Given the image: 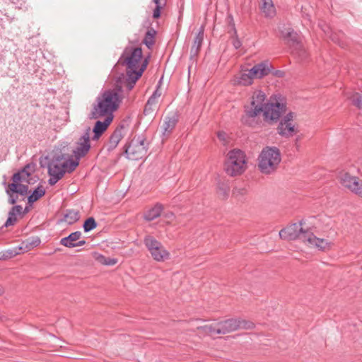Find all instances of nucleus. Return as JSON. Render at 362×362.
<instances>
[{
    "mask_svg": "<svg viewBox=\"0 0 362 362\" xmlns=\"http://www.w3.org/2000/svg\"><path fill=\"white\" fill-rule=\"evenodd\" d=\"M120 89L105 90L96 100L93 106L89 118L97 119L104 117L103 121H97L93 129L92 139L97 141L106 131L113 119V112L115 111L121 100Z\"/></svg>",
    "mask_w": 362,
    "mask_h": 362,
    "instance_id": "f257e3e1",
    "label": "nucleus"
},
{
    "mask_svg": "<svg viewBox=\"0 0 362 362\" xmlns=\"http://www.w3.org/2000/svg\"><path fill=\"white\" fill-rule=\"evenodd\" d=\"M305 222L300 221L298 223H293L281 230L279 235L281 239L296 240L300 239L311 247H315L321 251L329 250L332 248L333 243L329 238L317 237L315 228L310 226L304 228Z\"/></svg>",
    "mask_w": 362,
    "mask_h": 362,
    "instance_id": "f03ea898",
    "label": "nucleus"
},
{
    "mask_svg": "<svg viewBox=\"0 0 362 362\" xmlns=\"http://www.w3.org/2000/svg\"><path fill=\"white\" fill-rule=\"evenodd\" d=\"M142 50L140 47H127L118 63L126 66L127 87L131 90L136 81L141 76L147 66V59L141 62Z\"/></svg>",
    "mask_w": 362,
    "mask_h": 362,
    "instance_id": "7ed1b4c3",
    "label": "nucleus"
},
{
    "mask_svg": "<svg viewBox=\"0 0 362 362\" xmlns=\"http://www.w3.org/2000/svg\"><path fill=\"white\" fill-rule=\"evenodd\" d=\"M266 94L261 90H255L250 98V104L244 107L243 122L253 127L257 123L255 119L260 115L267 103Z\"/></svg>",
    "mask_w": 362,
    "mask_h": 362,
    "instance_id": "20e7f679",
    "label": "nucleus"
},
{
    "mask_svg": "<svg viewBox=\"0 0 362 362\" xmlns=\"http://www.w3.org/2000/svg\"><path fill=\"white\" fill-rule=\"evenodd\" d=\"M78 165L77 160L72 158L64 159V156L53 158L48 164V183L52 186L61 180L66 173H72Z\"/></svg>",
    "mask_w": 362,
    "mask_h": 362,
    "instance_id": "39448f33",
    "label": "nucleus"
},
{
    "mask_svg": "<svg viewBox=\"0 0 362 362\" xmlns=\"http://www.w3.org/2000/svg\"><path fill=\"white\" fill-rule=\"evenodd\" d=\"M281 160V153L277 147L266 146L259 155L258 168L262 173L270 175L276 170Z\"/></svg>",
    "mask_w": 362,
    "mask_h": 362,
    "instance_id": "423d86ee",
    "label": "nucleus"
},
{
    "mask_svg": "<svg viewBox=\"0 0 362 362\" xmlns=\"http://www.w3.org/2000/svg\"><path fill=\"white\" fill-rule=\"evenodd\" d=\"M272 64L266 60L255 64L252 68L241 72L236 78L235 83L241 86H250L254 78H262L267 76L272 71Z\"/></svg>",
    "mask_w": 362,
    "mask_h": 362,
    "instance_id": "0eeeda50",
    "label": "nucleus"
},
{
    "mask_svg": "<svg viewBox=\"0 0 362 362\" xmlns=\"http://www.w3.org/2000/svg\"><path fill=\"white\" fill-rule=\"evenodd\" d=\"M246 168L247 161L245 153L239 149L229 151L225 163L226 173L231 177H235L243 173Z\"/></svg>",
    "mask_w": 362,
    "mask_h": 362,
    "instance_id": "6e6552de",
    "label": "nucleus"
},
{
    "mask_svg": "<svg viewBox=\"0 0 362 362\" xmlns=\"http://www.w3.org/2000/svg\"><path fill=\"white\" fill-rule=\"evenodd\" d=\"M286 110L285 98L281 94H277L269 98L262 113L266 122H277Z\"/></svg>",
    "mask_w": 362,
    "mask_h": 362,
    "instance_id": "1a4fd4ad",
    "label": "nucleus"
},
{
    "mask_svg": "<svg viewBox=\"0 0 362 362\" xmlns=\"http://www.w3.org/2000/svg\"><path fill=\"white\" fill-rule=\"evenodd\" d=\"M218 334H226L240 329H250L254 327V324L250 321L242 319H228L219 322Z\"/></svg>",
    "mask_w": 362,
    "mask_h": 362,
    "instance_id": "9d476101",
    "label": "nucleus"
},
{
    "mask_svg": "<svg viewBox=\"0 0 362 362\" xmlns=\"http://www.w3.org/2000/svg\"><path fill=\"white\" fill-rule=\"evenodd\" d=\"M125 153L131 160H136L144 158L146 153L144 139L140 136L134 137L126 146Z\"/></svg>",
    "mask_w": 362,
    "mask_h": 362,
    "instance_id": "9b49d317",
    "label": "nucleus"
},
{
    "mask_svg": "<svg viewBox=\"0 0 362 362\" xmlns=\"http://www.w3.org/2000/svg\"><path fill=\"white\" fill-rule=\"evenodd\" d=\"M282 37L288 40L293 46V53L298 56L301 60L308 57V53L303 45L298 41V35L292 28L286 30H281Z\"/></svg>",
    "mask_w": 362,
    "mask_h": 362,
    "instance_id": "f8f14e48",
    "label": "nucleus"
},
{
    "mask_svg": "<svg viewBox=\"0 0 362 362\" xmlns=\"http://www.w3.org/2000/svg\"><path fill=\"white\" fill-rule=\"evenodd\" d=\"M341 184L354 194L362 198V180L356 176H351L346 172H341L339 175Z\"/></svg>",
    "mask_w": 362,
    "mask_h": 362,
    "instance_id": "ddd939ff",
    "label": "nucleus"
},
{
    "mask_svg": "<svg viewBox=\"0 0 362 362\" xmlns=\"http://www.w3.org/2000/svg\"><path fill=\"white\" fill-rule=\"evenodd\" d=\"M341 184L354 194L362 198V180L356 176H351L346 172H341L339 175Z\"/></svg>",
    "mask_w": 362,
    "mask_h": 362,
    "instance_id": "4468645a",
    "label": "nucleus"
},
{
    "mask_svg": "<svg viewBox=\"0 0 362 362\" xmlns=\"http://www.w3.org/2000/svg\"><path fill=\"white\" fill-rule=\"evenodd\" d=\"M295 114L292 112L287 113L280 121L277 131L283 137L289 138L295 135L298 130L293 124Z\"/></svg>",
    "mask_w": 362,
    "mask_h": 362,
    "instance_id": "2eb2a0df",
    "label": "nucleus"
},
{
    "mask_svg": "<svg viewBox=\"0 0 362 362\" xmlns=\"http://www.w3.org/2000/svg\"><path fill=\"white\" fill-rule=\"evenodd\" d=\"M90 129L89 127L86 129L84 133L78 139V141L76 143V146L73 151V153L75 157L74 160H77L78 163L79 160L85 156L90 151Z\"/></svg>",
    "mask_w": 362,
    "mask_h": 362,
    "instance_id": "dca6fc26",
    "label": "nucleus"
},
{
    "mask_svg": "<svg viewBox=\"0 0 362 362\" xmlns=\"http://www.w3.org/2000/svg\"><path fill=\"white\" fill-rule=\"evenodd\" d=\"M81 236L82 233L81 231H75L68 236L62 238L60 240V244L69 248L84 245L86 241L84 240H80Z\"/></svg>",
    "mask_w": 362,
    "mask_h": 362,
    "instance_id": "f3484780",
    "label": "nucleus"
},
{
    "mask_svg": "<svg viewBox=\"0 0 362 362\" xmlns=\"http://www.w3.org/2000/svg\"><path fill=\"white\" fill-rule=\"evenodd\" d=\"M124 127L119 125L117 127L110 137L109 142L107 144L108 151L114 150L124 136Z\"/></svg>",
    "mask_w": 362,
    "mask_h": 362,
    "instance_id": "a211bd4d",
    "label": "nucleus"
},
{
    "mask_svg": "<svg viewBox=\"0 0 362 362\" xmlns=\"http://www.w3.org/2000/svg\"><path fill=\"white\" fill-rule=\"evenodd\" d=\"M158 84L156 86V89L153 95L148 100L144 110L146 116L151 115L158 108Z\"/></svg>",
    "mask_w": 362,
    "mask_h": 362,
    "instance_id": "6ab92c4d",
    "label": "nucleus"
},
{
    "mask_svg": "<svg viewBox=\"0 0 362 362\" xmlns=\"http://www.w3.org/2000/svg\"><path fill=\"white\" fill-rule=\"evenodd\" d=\"M260 10L264 16L268 18H272L276 15V8L272 0H261Z\"/></svg>",
    "mask_w": 362,
    "mask_h": 362,
    "instance_id": "aec40b11",
    "label": "nucleus"
},
{
    "mask_svg": "<svg viewBox=\"0 0 362 362\" xmlns=\"http://www.w3.org/2000/svg\"><path fill=\"white\" fill-rule=\"evenodd\" d=\"M204 40V28H201L196 35L190 50L191 57H197Z\"/></svg>",
    "mask_w": 362,
    "mask_h": 362,
    "instance_id": "412c9836",
    "label": "nucleus"
},
{
    "mask_svg": "<svg viewBox=\"0 0 362 362\" xmlns=\"http://www.w3.org/2000/svg\"><path fill=\"white\" fill-rule=\"evenodd\" d=\"M144 243L154 259L158 260V242L148 235L145 238Z\"/></svg>",
    "mask_w": 362,
    "mask_h": 362,
    "instance_id": "4be33fe9",
    "label": "nucleus"
},
{
    "mask_svg": "<svg viewBox=\"0 0 362 362\" xmlns=\"http://www.w3.org/2000/svg\"><path fill=\"white\" fill-rule=\"evenodd\" d=\"M177 122V119L175 115L165 119L162 133L163 138H167L170 134L173 129L175 128Z\"/></svg>",
    "mask_w": 362,
    "mask_h": 362,
    "instance_id": "5701e85b",
    "label": "nucleus"
},
{
    "mask_svg": "<svg viewBox=\"0 0 362 362\" xmlns=\"http://www.w3.org/2000/svg\"><path fill=\"white\" fill-rule=\"evenodd\" d=\"M22 206L20 205L14 206L8 213V217L4 224L6 227L13 225L17 221V215L21 214Z\"/></svg>",
    "mask_w": 362,
    "mask_h": 362,
    "instance_id": "b1692460",
    "label": "nucleus"
},
{
    "mask_svg": "<svg viewBox=\"0 0 362 362\" xmlns=\"http://www.w3.org/2000/svg\"><path fill=\"white\" fill-rule=\"evenodd\" d=\"M41 243L40 238L32 237L23 241L20 249L24 250L25 251H29L36 247H37Z\"/></svg>",
    "mask_w": 362,
    "mask_h": 362,
    "instance_id": "393cba45",
    "label": "nucleus"
},
{
    "mask_svg": "<svg viewBox=\"0 0 362 362\" xmlns=\"http://www.w3.org/2000/svg\"><path fill=\"white\" fill-rule=\"evenodd\" d=\"M28 190V187L22 184H16L11 183L8 185V188L6 190V192H13L16 194H19L21 195H25L27 194Z\"/></svg>",
    "mask_w": 362,
    "mask_h": 362,
    "instance_id": "a878e982",
    "label": "nucleus"
},
{
    "mask_svg": "<svg viewBox=\"0 0 362 362\" xmlns=\"http://www.w3.org/2000/svg\"><path fill=\"white\" fill-rule=\"evenodd\" d=\"M79 214L77 211L69 209L67 210L64 216V220L68 224L71 225L76 223L79 219Z\"/></svg>",
    "mask_w": 362,
    "mask_h": 362,
    "instance_id": "bb28decb",
    "label": "nucleus"
},
{
    "mask_svg": "<svg viewBox=\"0 0 362 362\" xmlns=\"http://www.w3.org/2000/svg\"><path fill=\"white\" fill-rule=\"evenodd\" d=\"M45 194V189L42 185H39L28 197V202L32 204L37 200H38L40 197L44 196Z\"/></svg>",
    "mask_w": 362,
    "mask_h": 362,
    "instance_id": "cd10ccee",
    "label": "nucleus"
},
{
    "mask_svg": "<svg viewBox=\"0 0 362 362\" xmlns=\"http://www.w3.org/2000/svg\"><path fill=\"white\" fill-rule=\"evenodd\" d=\"M156 34V31L153 29H148L146 33L143 42L146 45L148 48H151L154 44V38Z\"/></svg>",
    "mask_w": 362,
    "mask_h": 362,
    "instance_id": "c85d7f7f",
    "label": "nucleus"
},
{
    "mask_svg": "<svg viewBox=\"0 0 362 362\" xmlns=\"http://www.w3.org/2000/svg\"><path fill=\"white\" fill-rule=\"evenodd\" d=\"M351 103L357 107L358 109H362V94L358 93H353L350 95L347 96Z\"/></svg>",
    "mask_w": 362,
    "mask_h": 362,
    "instance_id": "c756f323",
    "label": "nucleus"
},
{
    "mask_svg": "<svg viewBox=\"0 0 362 362\" xmlns=\"http://www.w3.org/2000/svg\"><path fill=\"white\" fill-rule=\"evenodd\" d=\"M219 328V324L218 322L214 324V325H206L203 327H199V329H202L206 334L209 335H215V334H219L218 332V330Z\"/></svg>",
    "mask_w": 362,
    "mask_h": 362,
    "instance_id": "7c9ffc66",
    "label": "nucleus"
},
{
    "mask_svg": "<svg viewBox=\"0 0 362 362\" xmlns=\"http://www.w3.org/2000/svg\"><path fill=\"white\" fill-rule=\"evenodd\" d=\"M158 216V205L156 204L153 208L148 209L144 214V218L152 221Z\"/></svg>",
    "mask_w": 362,
    "mask_h": 362,
    "instance_id": "2f4dec72",
    "label": "nucleus"
},
{
    "mask_svg": "<svg viewBox=\"0 0 362 362\" xmlns=\"http://www.w3.org/2000/svg\"><path fill=\"white\" fill-rule=\"evenodd\" d=\"M83 230L85 232H89L97 227V223L94 218L89 217L87 218L83 223Z\"/></svg>",
    "mask_w": 362,
    "mask_h": 362,
    "instance_id": "473e14b6",
    "label": "nucleus"
},
{
    "mask_svg": "<svg viewBox=\"0 0 362 362\" xmlns=\"http://www.w3.org/2000/svg\"><path fill=\"white\" fill-rule=\"evenodd\" d=\"M174 219V214L173 213L166 214L165 215L161 214V206L160 205V223H168Z\"/></svg>",
    "mask_w": 362,
    "mask_h": 362,
    "instance_id": "72a5a7b5",
    "label": "nucleus"
},
{
    "mask_svg": "<svg viewBox=\"0 0 362 362\" xmlns=\"http://www.w3.org/2000/svg\"><path fill=\"white\" fill-rule=\"evenodd\" d=\"M233 30H234V36L233 37L232 44L233 45V47H235V49H238L242 46V42L238 37L237 31L235 28H233Z\"/></svg>",
    "mask_w": 362,
    "mask_h": 362,
    "instance_id": "f704fd0d",
    "label": "nucleus"
},
{
    "mask_svg": "<svg viewBox=\"0 0 362 362\" xmlns=\"http://www.w3.org/2000/svg\"><path fill=\"white\" fill-rule=\"evenodd\" d=\"M170 257L169 252L165 250V249H163L160 246V261H164L165 259H168Z\"/></svg>",
    "mask_w": 362,
    "mask_h": 362,
    "instance_id": "c9c22d12",
    "label": "nucleus"
},
{
    "mask_svg": "<svg viewBox=\"0 0 362 362\" xmlns=\"http://www.w3.org/2000/svg\"><path fill=\"white\" fill-rule=\"evenodd\" d=\"M228 192L229 189L226 186L220 187L218 192L219 196H221L223 199H225L228 196Z\"/></svg>",
    "mask_w": 362,
    "mask_h": 362,
    "instance_id": "e433bc0d",
    "label": "nucleus"
},
{
    "mask_svg": "<svg viewBox=\"0 0 362 362\" xmlns=\"http://www.w3.org/2000/svg\"><path fill=\"white\" fill-rule=\"evenodd\" d=\"M318 26L322 29V30L325 34H329L330 33V28L329 25H327L325 23L319 22Z\"/></svg>",
    "mask_w": 362,
    "mask_h": 362,
    "instance_id": "4c0bfd02",
    "label": "nucleus"
},
{
    "mask_svg": "<svg viewBox=\"0 0 362 362\" xmlns=\"http://www.w3.org/2000/svg\"><path fill=\"white\" fill-rule=\"evenodd\" d=\"M14 193L13 192H7V194L8 195L9 198H8V202L11 204H14L16 201H17V199H18V196H14L13 195Z\"/></svg>",
    "mask_w": 362,
    "mask_h": 362,
    "instance_id": "58836bf2",
    "label": "nucleus"
},
{
    "mask_svg": "<svg viewBox=\"0 0 362 362\" xmlns=\"http://www.w3.org/2000/svg\"><path fill=\"white\" fill-rule=\"evenodd\" d=\"M21 178L22 177H21V175L20 173H14L12 177V180H13L12 183L18 184V182L21 181Z\"/></svg>",
    "mask_w": 362,
    "mask_h": 362,
    "instance_id": "ea45409f",
    "label": "nucleus"
},
{
    "mask_svg": "<svg viewBox=\"0 0 362 362\" xmlns=\"http://www.w3.org/2000/svg\"><path fill=\"white\" fill-rule=\"evenodd\" d=\"M153 2L156 4L155 8L153 13V17L154 18H158V0H153Z\"/></svg>",
    "mask_w": 362,
    "mask_h": 362,
    "instance_id": "a19ab883",
    "label": "nucleus"
},
{
    "mask_svg": "<svg viewBox=\"0 0 362 362\" xmlns=\"http://www.w3.org/2000/svg\"><path fill=\"white\" fill-rule=\"evenodd\" d=\"M117 263V260L112 258H107L105 261L103 262V264L105 265H114Z\"/></svg>",
    "mask_w": 362,
    "mask_h": 362,
    "instance_id": "79ce46f5",
    "label": "nucleus"
},
{
    "mask_svg": "<svg viewBox=\"0 0 362 362\" xmlns=\"http://www.w3.org/2000/svg\"><path fill=\"white\" fill-rule=\"evenodd\" d=\"M95 259L100 263L103 264V262L106 260V257L102 255L97 254L95 255Z\"/></svg>",
    "mask_w": 362,
    "mask_h": 362,
    "instance_id": "37998d69",
    "label": "nucleus"
},
{
    "mask_svg": "<svg viewBox=\"0 0 362 362\" xmlns=\"http://www.w3.org/2000/svg\"><path fill=\"white\" fill-rule=\"evenodd\" d=\"M217 136L218 138L221 140V141H225L226 140V134L225 132H218L217 134Z\"/></svg>",
    "mask_w": 362,
    "mask_h": 362,
    "instance_id": "c03bdc74",
    "label": "nucleus"
},
{
    "mask_svg": "<svg viewBox=\"0 0 362 362\" xmlns=\"http://www.w3.org/2000/svg\"><path fill=\"white\" fill-rule=\"evenodd\" d=\"M167 0H160V16L161 15V10L166 6Z\"/></svg>",
    "mask_w": 362,
    "mask_h": 362,
    "instance_id": "a18cd8bd",
    "label": "nucleus"
},
{
    "mask_svg": "<svg viewBox=\"0 0 362 362\" xmlns=\"http://www.w3.org/2000/svg\"><path fill=\"white\" fill-rule=\"evenodd\" d=\"M274 74L275 76H279V77H281V76H283L284 73H283V71H275V73H274Z\"/></svg>",
    "mask_w": 362,
    "mask_h": 362,
    "instance_id": "49530a36",
    "label": "nucleus"
},
{
    "mask_svg": "<svg viewBox=\"0 0 362 362\" xmlns=\"http://www.w3.org/2000/svg\"><path fill=\"white\" fill-rule=\"evenodd\" d=\"M306 19L309 21V22H311V20H310V17L309 15H306Z\"/></svg>",
    "mask_w": 362,
    "mask_h": 362,
    "instance_id": "de8ad7c7",
    "label": "nucleus"
},
{
    "mask_svg": "<svg viewBox=\"0 0 362 362\" xmlns=\"http://www.w3.org/2000/svg\"><path fill=\"white\" fill-rule=\"evenodd\" d=\"M2 293H3V290H2V288L0 286V295H1Z\"/></svg>",
    "mask_w": 362,
    "mask_h": 362,
    "instance_id": "09e8293b",
    "label": "nucleus"
},
{
    "mask_svg": "<svg viewBox=\"0 0 362 362\" xmlns=\"http://www.w3.org/2000/svg\"><path fill=\"white\" fill-rule=\"evenodd\" d=\"M161 80H162V78H160V81H159L160 84L161 83Z\"/></svg>",
    "mask_w": 362,
    "mask_h": 362,
    "instance_id": "8fccbe9b",
    "label": "nucleus"
},
{
    "mask_svg": "<svg viewBox=\"0 0 362 362\" xmlns=\"http://www.w3.org/2000/svg\"><path fill=\"white\" fill-rule=\"evenodd\" d=\"M11 255H13V253L12 252H9ZM16 254H13V255H15Z\"/></svg>",
    "mask_w": 362,
    "mask_h": 362,
    "instance_id": "3c124183",
    "label": "nucleus"
},
{
    "mask_svg": "<svg viewBox=\"0 0 362 362\" xmlns=\"http://www.w3.org/2000/svg\"><path fill=\"white\" fill-rule=\"evenodd\" d=\"M13 3H15V0H11Z\"/></svg>",
    "mask_w": 362,
    "mask_h": 362,
    "instance_id": "603ef678",
    "label": "nucleus"
}]
</instances>
